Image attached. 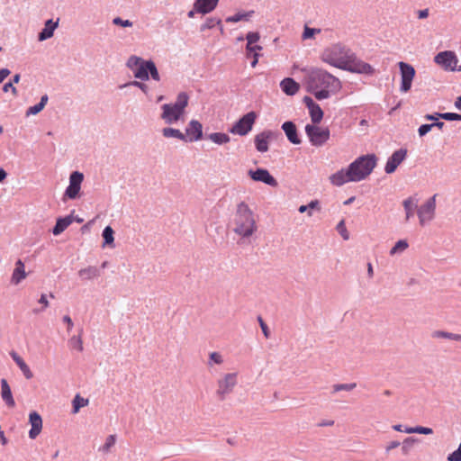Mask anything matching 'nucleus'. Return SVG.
<instances>
[{
  "label": "nucleus",
  "mask_w": 461,
  "mask_h": 461,
  "mask_svg": "<svg viewBox=\"0 0 461 461\" xmlns=\"http://www.w3.org/2000/svg\"><path fill=\"white\" fill-rule=\"evenodd\" d=\"M303 101L309 110L317 104L316 103H314L312 98L308 95L304 96Z\"/></svg>",
  "instance_id": "nucleus-60"
},
{
  "label": "nucleus",
  "mask_w": 461,
  "mask_h": 461,
  "mask_svg": "<svg viewBox=\"0 0 461 461\" xmlns=\"http://www.w3.org/2000/svg\"><path fill=\"white\" fill-rule=\"evenodd\" d=\"M16 365L19 366V368L23 372V375L27 379H31L33 376L32 372L31 371L30 367L28 366V365L24 362V360L23 358L20 361L17 360Z\"/></svg>",
  "instance_id": "nucleus-44"
},
{
  "label": "nucleus",
  "mask_w": 461,
  "mask_h": 461,
  "mask_svg": "<svg viewBox=\"0 0 461 461\" xmlns=\"http://www.w3.org/2000/svg\"><path fill=\"white\" fill-rule=\"evenodd\" d=\"M78 276L82 280H93L100 276V270L95 266H89L80 269Z\"/></svg>",
  "instance_id": "nucleus-27"
},
{
  "label": "nucleus",
  "mask_w": 461,
  "mask_h": 461,
  "mask_svg": "<svg viewBox=\"0 0 461 461\" xmlns=\"http://www.w3.org/2000/svg\"><path fill=\"white\" fill-rule=\"evenodd\" d=\"M313 209H317V210H320V203L318 200H312L308 204L306 205H301L298 209V211L301 212V213H303L305 212H308V215L309 216H312V210Z\"/></svg>",
  "instance_id": "nucleus-38"
},
{
  "label": "nucleus",
  "mask_w": 461,
  "mask_h": 461,
  "mask_svg": "<svg viewBox=\"0 0 461 461\" xmlns=\"http://www.w3.org/2000/svg\"><path fill=\"white\" fill-rule=\"evenodd\" d=\"M143 61V59L138 56L131 55L127 62L126 66L129 69H131L132 72L139 67V65Z\"/></svg>",
  "instance_id": "nucleus-40"
},
{
  "label": "nucleus",
  "mask_w": 461,
  "mask_h": 461,
  "mask_svg": "<svg viewBox=\"0 0 461 461\" xmlns=\"http://www.w3.org/2000/svg\"><path fill=\"white\" fill-rule=\"evenodd\" d=\"M356 165L348 166L347 169H340L330 176V183L335 186H341L348 182H353L358 179L354 172Z\"/></svg>",
  "instance_id": "nucleus-12"
},
{
  "label": "nucleus",
  "mask_w": 461,
  "mask_h": 461,
  "mask_svg": "<svg viewBox=\"0 0 461 461\" xmlns=\"http://www.w3.org/2000/svg\"><path fill=\"white\" fill-rule=\"evenodd\" d=\"M236 384L237 374H225L223 377L219 379L217 382L218 388L216 391V395L221 401H223L226 398V396L233 391Z\"/></svg>",
  "instance_id": "nucleus-10"
},
{
  "label": "nucleus",
  "mask_w": 461,
  "mask_h": 461,
  "mask_svg": "<svg viewBox=\"0 0 461 461\" xmlns=\"http://www.w3.org/2000/svg\"><path fill=\"white\" fill-rule=\"evenodd\" d=\"M186 137V142H194L198 141L203 139V125L202 123L197 120H191L186 128H185V134Z\"/></svg>",
  "instance_id": "nucleus-15"
},
{
  "label": "nucleus",
  "mask_w": 461,
  "mask_h": 461,
  "mask_svg": "<svg viewBox=\"0 0 461 461\" xmlns=\"http://www.w3.org/2000/svg\"><path fill=\"white\" fill-rule=\"evenodd\" d=\"M357 387V384L356 383H351V384H334L332 386V389H333V393H337V392H339V391H352L353 389H355Z\"/></svg>",
  "instance_id": "nucleus-45"
},
{
  "label": "nucleus",
  "mask_w": 461,
  "mask_h": 461,
  "mask_svg": "<svg viewBox=\"0 0 461 461\" xmlns=\"http://www.w3.org/2000/svg\"><path fill=\"white\" fill-rule=\"evenodd\" d=\"M162 134L165 138H176L186 142V137L177 129L169 127L164 128L162 130Z\"/></svg>",
  "instance_id": "nucleus-31"
},
{
  "label": "nucleus",
  "mask_w": 461,
  "mask_h": 461,
  "mask_svg": "<svg viewBox=\"0 0 461 461\" xmlns=\"http://www.w3.org/2000/svg\"><path fill=\"white\" fill-rule=\"evenodd\" d=\"M305 133L312 146L321 147L330 139V131L328 128H321L315 124H306Z\"/></svg>",
  "instance_id": "nucleus-7"
},
{
  "label": "nucleus",
  "mask_w": 461,
  "mask_h": 461,
  "mask_svg": "<svg viewBox=\"0 0 461 461\" xmlns=\"http://www.w3.org/2000/svg\"><path fill=\"white\" fill-rule=\"evenodd\" d=\"M441 119L447 121H461V114L456 113H443L442 114H438Z\"/></svg>",
  "instance_id": "nucleus-50"
},
{
  "label": "nucleus",
  "mask_w": 461,
  "mask_h": 461,
  "mask_svg": "<svg viewBox=\"0 0 461 461\" xmlns=\"http://www.w3.org/2000/svg\"><path fill=\"white\" fill-rule=\"evenodd\" d=\"M189 95L185 92H180L174 104H165L162 105L161 118L167 123H174L180 120L188 105Z\"/></svg>",
  "instance_id": "nucleus-4"
},
{
  "label": "nucleus",
  "mask_w": 461,
  "mask_h": 461,
  "mask_svg": "<svg viewBox=\"0 0 461 461\" xmlns=\"http://www.w3.org/2000/svg\"><path fill=\"white\" fill-rule=\"evenodd\" d=\"M321 59L332 67L351 73L373 75L375 72L370 64L358 59L355 52L340 43L326 48L322 51Z\"/></svg>",
  "instance_id": "nucleus-1"
},
{
  "label": "nucleus",
  "mask_w": 461,
  "mask_h": 461,
  "mask_svg": "<svg viewBox=\"0 0 461 461\" xmlns=\"http://www.w3.org/2000/svg\"><path fill=\"white\" fill-rule=\"evenodd\" d=\"M74 221L72 214L57 219L56 224L52 229L55 236L61 234Z\"/></svg>",
  "instance_id": "nucleus-25"
},
{
  "label": "nucleus",
  "mask_w": 461,
  "mask_h": 461,
  "mask_svg": "<svg viewBox=\"0 0 461 461\" xmlns=\"http://www.w3.org/2000/svg\"><path fill=\"white\" fill-rule=\"evenodd\" d=\"M83 180V173L79 171H73L69 176V185L66 188L64 197H68L72 200L77 198ZM63 201H65V198H63Z\"/></svg>",
  "instance_id": "nucleus-13"
},
{
  "label": "nucleus",
  "mask_w": 461,
  "mask_h": 461,
  "mask_svg": "<svg viewBox=\"0 0 461 461\" xmlns=\"http://www.w3.org/2000/svg\"><path fill=\"white\" fill-rule=\"evenodd\" d=\"M321 29L316 28H310L307 25L304 27L303 32V39H311L313 38L316 33H320Z\"/></svg>",
  "instance_id": "nucleus-48"
},
{
  "label": "nucleus",
  "mask_w": 461,
  "mask_h": 461,
  "mask_svg": "<svg viewBox=\"0 0 461 461\" xmlns=\"http://www.w3.org/2000/svg\"><path fill=\"white\" fill-rule=\"evenodd\" d=\"M438 114H442L441 113H435L434 114H426L424 116V118L427 120V121H434L437 122L438 121V119L440 118V116H438Z\"/></svg>",
  "instance_id": "nucleus-64"
},
{
  "label": "nucleus",
  "mask_w": 461,
  "mask_h": 461,
  "mask_svg": "<svg viewBox=\"0 0 461 461\" xmlns=\"http://www.w3.org/2000/svg\"><path fill=\"white\" fill-rule=\"evenodd\" d=\"M281 128L291 143L298 145L302 142L298 135L297 127L294 122L286 121L282 124Z\"/></svg>",
  "instance_id": "nucleus-17"
},
{
  "label": "nucleus",
  "mask_w": 461,
  "mask_h": 461,
  "mask_svg": "<svg viewBox=\"0 0 461 461\" xmlns=\"http://www.w3.org/2000/svg\"><path fill=\"white\" fill-rule=\"evenodd\" d=\"M310 90L329 88L332 94L338 93L341 87L340 80L322 68H312L308 77Z\"/></svg>",
  "instance_id": "nucleus-3"
},
{
  "label": "nucleus",
  "mask_w": 461,
  "mask_h": 461,
  "mask_svg": "<svg viewBox=\"0 0 461 461\" xmlns=\"http://www.w3.org/2000/svg\"><path fill=\"white\" fill-rule=\"evenodd\" d=\"M147 68L149 69V76L150 75L151 78L155 81L160 80V76L158 71V68L154 62H150L148 64Z\"/></svg>",
  "instance_id": "nucleus-46"
},
{
  "label": "nucleus",
  "mask_w": 461,
  "mask_h": 461,
  "mask_svg": "<svg viewBox=\"0 0 461 461\" xmlns=\"http://www.w3.org/2000/svg\"><path fill=\"white\" fill-rule=\"evenodd\" d=\"M254 14V11H249L246 13H238L232 16H229L226 18L227 23H238L240 21H248L252 14Z\"/></svg>",
  "instance_id": "nucleus-35"
},
{
  "label": "nucleus",
  "mask_w": 461,
  "mask_h": 461,
  "mask_svg": "<svg viewBox=\"0 0 461 461\" xmlns=\"http://www.w3.org/2000/svg\"><path fill=\"white\" fill-rule=\"evenodd\" d=\"M282 91L287 95H294L300 89V85L292 77H285L280 82Z\"/></svg>",
  "instance_id": "nucleus-24"
},
{
  "label": "nucleus",
  "mask_w": 461,
  "mask_h": 461,
  "mask_svg": "<svg viewBox=\"0 0 461 461\" xmlns=\"http://www.w3.org/2000/svg\"><path fill=\"white\" fill-rule=\"evenodd\" d=\"M11 71L8 68L0 69V84L5 80L6 77L10 75Z\"/></svg>",
  "instance_id": "nucleus-63"
},
{
  "label": "nucleus",
  "mask_w": 461,
  "mask_h": 461,
  "mask_svg": "<svg viewBox=\"0 0 461 461\" xmlns=\"http://www.w3.org/2000/svg\"><path fill=\"white\" fill-rule=\"evenodd\" d=\"M137 86L138 88H140L143 93H147L148 92V86L142 82H140V81H131V82H128L122 86H121L120 87L121 88H123V87H127V86Z\"/></svg>",
  "instance_id": "nucleus-49"
},
{
  "label": "nucleus",
  "mask_w": 461,
  "mask_h": 461,
  "mask_svg": "<svg viewBox=\"0 0 461 461\" xmlns=\"http://www.w3.org/2000/svg\"><path fill=\"white\" fill-rule=\"evenodd\" d=\"M432 128H433V125H431V123H429V124L425 123V124L420 125L418 129L419 136L420 137L425 136L428 132H429L431 131Z\"/></svg>",
  "instance_id": "nucleus-57"
},
{
  "label": "nucleus",
  "mask_w": 461,
  "mask_h": 461,
  "mask_svg": "<svg viewBox=\"0 0 461 461\" xmlns=\"http://www.w3.org/2000/svg\"><path fill=\"white\" fill-rule=\"evenodd\" d=\"M1 397L3 401L5 402L6 406L9 408H14L15 406V402L13 397V393L11 391V387L9 386L7 381L5 379H1Z\"/></svg>",
  "instance_id": "nucleus-22"
},
{
  "label": "nucleus",
  "mask_w": 461,
  "mask_h": 461,
  "mask_svg": "<svg viewBox=\"0 0 461 461\" xmlns=\"http://www.w3.org/2000/svg\"><path fill=\"white\" fill-rule=\"evenodd\" d=\"M258 321L259 323V326L262 330V332H263L265 338L268 339L270 337V330H269L267 323L264 321V320L261 316H258Z\"/></svg>",
  "instance_id": "nucleus-55"
},
{
  "label": "nucleus",
  "mask_w": 461,
  "mask_h": 461,
  "mask_svg": "<svg viewBox=\"0 0 461 461\" xmlns=\"http://www.w3.org/2000/svg\"><path fill=\"white\" fill-rule=\"evenodd\" d=\"M153 62L152 60H144L139 65V67L134 70V77L138 79L147 81L149 79V69L147 68L148 64Z\"/></svg>",
  "instance_id": "nucleus-28"
},
{
  "label": "nucleus",
  "mask_w": 461,
  "mask_h": 461,
  "mask_svg": "<svg viewBox=\"0 0 461 461\" xmlns=\"http://www.w3.org/2000/svg\"><path fill=\"white\" fill-rule=\"evenodd\" d=\"M59 26V20L53 22L51 19L46 21L44 28L39 32L38 40L40 41H46L51 38L54 34L55 29Z\"/></svg>",
  "instance_id": "nucleus-23"
},
{
  "label": "nucleus",
  "mask_w": 461,
  "mask_h": 461,
  "mask_svg": "<svg viewBox=\"0 0 461 461\" xmlns=\"http://www.w3.org/2000/svg\"><path fill=\"white\" fill-rule=\"evenodd\" d=\"M257 116V113L253 111L247 113L230 127L229 131L240 136L247 135L252 130Z\"/></svg>",
  "instance_id": "nucleus-9"
},
{
  "label": "nucleus",
  "mask_w": 461,
  "mask_h": 461,
  "mask_svg": "<svg viewBox=\"0 0 461 461\" xmlns=\"http://www.w3.org/2000/svg\"><path fill=\"white\" fill-rule=\"evenodd\" d=\"M418 441L417 438L413 437L406 438L402 443V452L403 455L407 456L411 451L414 444Z\"/></svg>",
  "instance_id": "nucleus-36"
},
{
  "label": "nucleus",
  "mask_w": 461,
  "mask_h": 461,
  "mask_svg": "<svg viewBox=\"0 0 461 461\" xmlns=\"http://www.w3.org/2000/svg\"><path fill=\"white\" fill-rule=\"evenodd\" d=\"M338 232L341 235L343 240H348L349 239V233L346 228L344 220H341L337 227H336Z\"/></svg>",
  "instance_id": "nucleus-47"
},
{
  "label": "nucleus",
  "mask_w": 461,
  "mask_h": 461,
  "mask_svg": "<svg viewBox=\"0 0 461 461\" xmlns=\"http://www.w3.org/2000/svg\"><path fill=\"white\" fill-rule=\"evenodd\" d=\"M271 136L272 131H262L255 136V146L258 152L264 153L268 150V143Z\"/></svg>",
  "instance_id": "nucleus-19"
},
{
  "label": "nucleus",
  "mask_w": 461,
  "mask_h": 461,
  "mask_svg": "<svg viewBox=\"0 0 461 461\" xmlns=\"http://www.w3.org/2000/svg\"><path fill=\"white\" fill-rule=\"evenodd\" d=\"M311 119L313 124H318L323 118V112L319 104H316L314 107L309 110Z\"/></svg>",
  "instance_id": "nucleus-34"
},
{
  "label": "nucleus",
  "mask_w": 461,
  "mask_h": 461,
  "mask_svg": "<svg viewBox=\"0 0 461 461\" xmlns=\"http://www.w3.org/2000/svg\"><path fill=\"white\" fill-rule=\"evenodd\" d=\"M116 438L114 435H110L107 437L105 443L102 447V450L104 452H108L110 448L115 444Z\"/></svg>",
  "instance_id": "nucleus-51"
},
{
  "label": "nucleus",
  "mask_w": 461,
  "mask_h": 461,
  "mask_svg": "<svg viewBox=\"0 0 461 461\" xmlns=\"http://www.w3.org/2000/svg\"><path fill=\"white\" fill-rule=\"evenodd\" d=\"M26 276H27V273L25 272L24 263L21 259H18L15 262V267H14L12 276H11V283L13 285H18L23 279H25Z\"/></svg>",
  "instance_id": "nucleus-20"
},
{
  "label": "nucleus",
  "mask_w": 461,
  "mask_h": 461,
  "mask_svg": "<svg viewBox=\"0 0 461 461\" xmlns=\"http://www.w3.org/2000/svg\"><path fill=\"white\" fill-rule=\"evenodd\" d=\"M260 36L258 32H249L247 36V45L250 46L259 40Z\"/></svg>",
  "instance_id": "nucleus-53"
},
{
  "label": "nucleus",
  "mask_w": 461,
  "mask_h": 461,
  "mask_svg": "<svg viewBox=\"0 0 461 461\" xmlns=\"http://www.w3.org/2000/svg\"><path fill=\"white\" fill-rule=\"evenodd\" d=\"M231 224L232 231L241 238H249L258 230L254 212L245 202L237 204Z\"/></svg>",
  "instance_id": "nucleus-2"
},
{
  "label": "nucleus",
  "mask_w": 461,
  "mask_h": 461,
  "mask_svg": "<svg viewBox=\"0 0 461 461\" xmlns=\"http://www.w3.org/2000/svg\"><path fill=\"white\" fill-rule=\"evenodd\" d=\"M401 445L399 441H391L386 447H385V452L389 453L392 449H394L398 447Z\"/></svg>",
  "instance_id": "nucleus-61"
},
{
  "label": "nucleus",
  "mask_w": 461,
  "mask_h": 461,
  "mask_svg": "<svg viewBox=\"0 0 461 461\" xmlns=\"http://www.w3.org/2000/svg\"><path fill=\"white\" fill-rule=\"evenodd\" d=\"M432 337L438 339H447L461 342V334L452 333L448 331L435 330L432 333Z\"/></svg>",
  "instance_id": "nucleus-32"
},
{
  "label": "nucleus",
  "mask_w": 461,
  "mask_h": 461,
  "mask_svg": "<svg viewBox=\"0 0 461 461\" xmlns=\"http://www.w3.org/2000/svg\"><path fill=\"white\" fill-rule=\"evenodd\" d=\"M313 95L318 100L327 99L330 96L332 92L329 88H319L317 90H311Z\"/></svg>",
  "instance_id": "nucleus-41"
},
{
  "label": "nucleus",
  "mask_w": 461,
  "mask_h": 461,
  "mask_svg": "<svg viewBox=\"0 0 461 461\" xmlns=\"http://www.w3.org/2000/svg\"><path fill=\"white\" fill-rule=\"evenodd\" d=\"M248 175L253 181L262 182L269 186L277 187V180L269 173L267 169L257 168L256 170H249Z\"/></svg>",
  "instance_id": "nucleus-14"
},
{
  "label": "nucleus",
  "mask_w": 461,
  "mask_h": 461,
  "mask_svg": "<svg viewBox=\"0 0 461 461\" xmlns=\"http://www.w3.org/2000/svg\"><path fill=\"white\" fill-rule=\"evenodd\" d=\"M114 231L111 226H106L102 233L104 243L103 247L109 246L113 248L114 247V237H113Z\"/></svg>",
  "instance_id": "nucleus-30"
},
{
  "label": "nucleus",
  "mask_w": 461,
  "mask_h": 461,
  "mask_svg": "<svg viewBox=\"0 0 461 461\" xmlns=\"http://www.w3.org/2000/svg\"><path fill=\"white\" fill-rule=\"evenodd\" d=\"M434 62L445 71L461 72V65H457L458 59L456 54L452 50L438 52L434 57Z\"/></svg>",
  "instance_id": "nucleus-6"
},
{
  "label": "nucleus",
  "mask_w": 461,
  "mask_h": 461,
  "mask_svg": "<svg viewBox=\"0 0 461 461\" xmlns=\"http://www.w3.org/2000/svg\"><path fill=\"white\" fill-rule=\"evenodd\" d=\"M402 206L405 211V221H409L414 215V211H418V199L413 196H410L403 200Z\"/></svg>",
  "instance_id": "nucleus-26"
},
{
  "label": "nucleus",
  "mask_w": 461,
  "mask_h": 461,
  "mask_svg": "<svg viewBox=\"0 0 461 461\" xmlns=\"http://www.w3.org/2000/svg\"><path fill=\"white\" fill-rule=\"evenodd\" d=\"M3 91L5 93L11 91L14 96H17L18 95L17 89L14 86L13 82L5 83L3 86Z\"/></svg>",
  "instance_id": "nucleus-58"
},
{
  "label": "nucleus",
  "mask_w": 461,
  "mask_h": 461,
  "mask_svg": "<svg viewBox=\"0 0 461 461\" xmlns=\"http://www.w3.org/2000/svg\"><path fill=\"white\" fill-rule=\"evenodd\" d=\"M409 247L408 242L405 240H398L390 250V255L393 256L399 252L404 251Z\"/></svg>",
  "instance_id": "nucleus-39"
},
{
  "label": "nucleus",
  "mask_w": 461,
  "mask_h": 461,
  "mask_svg": "<svg viewBox=\"0 0 461 461\" xmlns=\"http://www.w3.org/2000/svg\"><path fill=\"white\" fill-rule=\"evenodd\" d=\"M416 433L424 434V435H429V434L433 433V430H432V429L428 428V427L417 426L416 427Z\"/></svg>",
  "instance_id": "nucleus-59"
},
{
  "label": "nucleus",
  "mask_w": 461,
  "mask_h": 461,
  "mask_svg": "<svg viewBox=\"0 0 461 461\" xmlns=\"http://www.w3.org/2000/svg\"><path fill=\"white\" fill-rule=\"evenodd\" d=\"M401 73V92L407 93L411 87L412 80L415 77L416 71L414 68L406 62L400 61L398 63Z\"/></svg>",
  "instance_id": "nucleus-11"
},
{
  "label": "nucleus",
  "mask_w": 461,
  "mask_h": 461,
  "mask_svg": "<svg viewBox=\"0 0 461 461\" xmlns=\"http://www.w3.org/2000/svg\"><path fill=\"white\" fill-rule=\"evenodd\" d=\"M376 161L377 158L375 154H367L357 158L350 163L349 166L357 164L354 172L357 174L356 177H358V179H356L354 182H359L368 176L375 167Z\"/></svg>",
  "instance_id": "nucleus-5"
},
{
  "label": "nucleus",
  "mask_w": 461,
  "mask_h": 461,
  "mask_svg": "<svg viewBox=\"0 0 461 461\" xmlns=\"http://www.w3.org/2000/svg\"><path fill=\"white\" fill-rule=\"evenodd\" d=\"M87 404L88 399H85L79 394H77L72 401L73 413L78 412L81 407L86 406Z\"/></svg>",
  "instance_id": "nucleus-37"
},
{
  "label": "nucleus",
  "mask_w": 461,
  "mask_h": 461,
  "mask_svg": "<svg viewBox=\"0 0 461 461\" xmlns=\"http://www.w3.org/2000/svg\"><path fill=\"white\" fill-rule=\"evenodd\" d=\"M206 138L218 145L226 144L230 140V136L223 132L210 133Z\"/></svg>",
  "instance_id": "nucleus-29"
},
{
  "label": "nucleus",
  "mask_w": 461,
  "mask_h": 461,
  "mask_svg": "<svg viewBox=\"0 0 461 461\" xmlns=\"http://www.w3.org/2000/svg\"><path fill=\"white\" fill-rule=\"evenodd\" d=\"M407 156L406 149H399L395 150L391 157L387 159V162L384 167V171L386 174H393L398 166L405 159Z\"/></svg>",
  "instance_id": "nucleus-16"
},
{
  "label": "nucleus",
  "mask_w": 461,
  "mask_h": 461,
  "mask_svg": "<svg viewBox=\"0 0 461 461\" xmlns=\"http://www.w3.org/2000/svg\"><path fill=\"white\" fill-rule=\"evenodd\" d=\"M246 50H247V51H248V53H249H249H254V54H255V53H257V50H262V47H261V46H259V45H253V44H252V45H250V46L247 45V46H246Z\"/></svg>",
  "instance_id": "nucleus-62"
},
{
  "label": "nucleus",
  "mask_w": 461,
  "mask_h": 461,
  "mask_svg": "<svg viewBox=\"0 0 461 461\" xmlns=\"http://www.w3.org/2000/svg\"><path fill=\"white\" fill-rule=\"evenodd\" d=\"M44 109V107L41 106V104H37L33 106H31L26 111V116L30 115H35L38 114L40 112H41Z\"/></svg>",
  "instance_id": "nucleus-56"
},
{
  "label": "nucleus",
  "mask_w": 461,
  "mask_h": 461,
  "mask_svg": "<svg viewBox=\"0 0 461 461\" xmlns=\"http://www.w3.org/2000/svg\"><path fill=\"white\" fill-rule=\"evenodd\" d=\"M223 363V357L219 352H212L209 355V360L207 362L208 366H212L213 364L221 365Z\"/></svg>",
  "instance_id": "nucleus-43"
},
{
  "label": "nucleus",
  "mask_w": 461,
  "mask_h": 461,
  "mask_svg": "<svg viewBox=\"0 0 461 461\" xmlns=\"http://www.w3.org/2000/svg\"><path fill=\"white\" fill-rule=\"evenodd\" d=\"M29 422L32 429L29 431V437L32 439L37 438L42 429V419L37 411H32L29 415Z\"/></svg>",
  "instance_id": "nucleus-18"
},
{
  "label": "nucleus",
  "mask_w": 461,
  "mask_h": 461,
  "mask_svg": "<svg viewBox=\"0 0 461 461\" xmlns=\"http://www.w3.org/2000/svg\"><path fill=\"white\" fill-rule=\"evenodd\" d=\"M219 0H195L194 10L197 13L206 14L215 9Z\"/></svg>",
  "instance_id": "nucleus-21"
},
{
  "label": "nucleus",
  "mask_w": 461,
  "mask_h": 461,
  "mask_svg": "<svg viewBox=\"0 0 461 461\" xmlns=\"http://www.w3.org/2000/svg\"><path fill=\"white\" fill-rule=\"evenodd\" d=\"M447 461H461V443L456 450L447 456Z\"/></svg>",
  "instance_id": "nucleus-54"
},
{
  "label": "nucleus",
  "mask_w": 461,
  "mask_h": 461,
  "mask_svg": "<svg viewBox=\"0 0 461 461\" xmlns=\"http://www.w3.org/2000/svg\"><path fill=\"white\" fill-rule=\"evenodd\" d=\"M437 196L438 194H435L423 204L418 206L417 215L420 226H425L427 223L434 220L436 215Z\"/></svg>",
  "instance_id": "nucleus-8"
},
{
  "label": "nucleus",
  "mask_w": 461,
  "mask_h": 461,
  "mask_svg": "<svg viewBox=\"0 0 461 461\" xmlns=\"http://www.w3.org/2000/svg\"><path fill=\"white\" fill-rule=\"evenodd\" d=\"M68 344L72 348H75L80 352L83 351L84 349L83 341L80 335L73 336L72 338H70V339L68 340Z\"/></svg>",
  "instance_id": "nucleus-42"
},
{
  "label": "nucleus",
  "mask_w": 461,
  "mask_h": 461,
  "mask_svg": "<svg viewBox=\"0 0 461 461\" xmlns=\"http://www.w3.org/2000/svg\"><path fill=\"white\" fill-rule=\"evenodd\" d=\"M221 19H217L214 17L207 18L205 23L201 25L200 31L204 32L205 30L212 29L216 25H220L221 32L223 33V27L221 25Z\"/></svg>",
  "instance_id": "nucleus-33"
},
{
  "label": "nucleus",
  "mask_w": 461,
  "mask_h": 461,
  "mask_svg": "<svg viewBox=\"0 0 461 461\" xmlns=\"http://www.w3.org/2000/svg\"><path fill=\"white\" fill-rule=\"evenodd\" d=\"M113 23L117 26L122 27H131L133 25L132 22L130 20H123L121 17H114L113 19Z\"/></svg>",
  "instance_id": "nucleus-52"
}]
</instances>
